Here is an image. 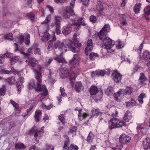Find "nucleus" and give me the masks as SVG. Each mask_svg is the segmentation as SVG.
I'll return each mask as SVG.
<instances>
[{"instance_id":"60","label":"nucleus","mask_w":150,"mask_h":150,"mask_svg":"<svg viewBox=\"0 0 150 150\" xmlns=\"http://www.w3.org/2000/svg\"><path fill=\"white\" fill-rule=\"evenodd\" d=\"M46 150H54V147L51 145H46Z\"/></svg>"},{"instance_id":"6","label":"nucleus","mask_w":150,"mask_h":150,"mask_svg":"<svg viewBox=\"0 0 150 150\" xmlns=\"http://www.w3.org/2000/svg\"><path fill=\"white\" fill-rule=\"evenodd\" d=\"M51 40L48 42V46L47 50L50 51L53 47L54 41H55L56 38L55 35V33H53L52 35H51L48 33H46L42 37L41 40L42 42H46L49 40L50 39Z\"/></svg>"},{"instance_id":"2","label":"nucleus","mask_w":150,"mask_h":150,"mask_svg":"<svg viewBox=\"0 0 150 150\" xmlns=\"http://www.w3.org/2000/svg\"><path fill=\"white\" fill-rule=\"evenodd\" d=\"M77 34H74L73 35L72 40L66 39L65 41V47L68 48L73 52H78L81 47V44L78 42L77 38Z\"/></svg>"},{"instance_id":"59","label":"nucleus","mask_w":150,"mask_h":150,"mask_svg":"<svg viewBox=\"0 0 150 150\" xmlns=\"http://www.w3.org/2000/svg\"><path fill=\"white\" fill-rule=\"evenodd\" d=\"M29 89H32L35 87V85L33 83H28Z\"/></svg>"},{"instance_id":"61","label":"nucleus","mask_w":150,"mask_h":150,"mask_svg":"<svg viewBox=\"0 0 150 150\" xmlns=\"http://www.w3.org/2000/svg\"><path fill=\"white\" fill-rule=\"evenodd\" d=\"M60 91L62 96H64L66 95L64 89L63 88H60Z\"/></svg>"},{"instance_id":"53","label":"nucleus","mask_w":150,"mask_h":150,"mask_svg":"<svg viewBox=\"0 0 150 150\" xmlns=\"http://www.w3.org/2000/svg\"><path fill=\"white\" fill-rule=\"evenodd\" d=\"M74 22H72V24L74 25L75 27V28L76 30H79L80 28V26L81 25L78 22H76L74 23Z\"/></svg>"},{"instance_id":"63","label":"nucleus","mask_w":150,"mask_h":150,"mask_svg":"<svg viewBox=\"0 0 150 150\" xmlns=\"http://www.w3.org/2000/svg\"><path fill=\"white\" fill-rule=\"evenodd\" d=\"M139 68V67L138 65H135L133 69V73H135V72L138 71V70Z\"/></svg>"},{"instance_id":"5","label":"nucleus","mask_w":150,"mask_h":150,"mask_svg":"<svg viewBox=\"0 0 150 150\" xmlns=\"http://www.w3.org/2000/svg\"><path fill=\"white\" fill-rule=\"evenodd\" d=\"M108 129L110 130L126 126V123L123 120H120L117 118L115 117L111 119L108 121Z\"/></svg>"},{"instance_id":"51","label":"nucleus","mask_w":150,"mask_h":150,"mask_svg":"<svg viewBox=\"0 0 150 150\" xmlns=\"http://www.w3.org/2000/svg\"><path fill=\"white\" fill-rule=\"evenodd\" d=\"M49 75L48 76V80L50 81H53L54 79L52 77V73L51 72V70L50 69H49Z\"/></svg>"},{"instance_id":"13","label":"nucleus","mask_w":150,"mask_h":150,"mask_svg":"<svg viewBox=\"0 0 150 150\" xmlns=\"http://www.w3.org/2000/svg\"><path fill=\"white\" fill-rule=\"evenodd\" d=\"M131 139V137L124 134H122L120 137L119 142L124 144L129 143Z\"/></svg>"},{"instance_id":"36","label":"nucleus","mask_w":150,"mask_h":150,"mask_svg":"<svg viewBox=\"0 0 150 150\" xmlns=\"http://www.w3.org/2000/svg\"><path fill=\"white\" fill-rule=\"evenodd\" d=\"M136 103L135 100L133 99L132 98L130 102L126 103V106L127 107H133L136 105Z\"/></svg>"},{"instance_id":"18","label":"nucleus","mask_w":150,"mask_h":150,"mask_svg":"<svg viewBox=\"0 0 150 150\" xmlns=\"http://www.w3.org/2000/svg\"><path fill=\"white\" fill-rule=\"evenodd\" d=\"M132 117V115L131 112L130 111L127 110L124 115L123 121L125 123L126 122H129L131 120Z\"/></svg>"},{"instance_id":"9","label":"nucleus","mask_w":150,"mask_h":150,"mask_svg":"<svg viewBox=\"0 0 150 150\" xmlns=\"http://www.w3.org/2000/svg\"><path fill=\"white\" fill-rule=\"evenodd\" d=\"M122 75H121L117 69L113 71L112 74V77L114 82L116 83L121 82Z\"/></svg>"},{"instance_id":"43","label":"nucleus","mask_w":150,"mask_h":150,"mask_svg":"<svg viewBox=\"0 0 150 150\" xmlns=\"http://www.w3.org/2000/svg\"><path fill=\"white\" fill-rule=\"evenodd\" d=\"M122 147L123 145H118L115 144L113 146H112L111 148L113 150H121L122 148Z\"/></svg>"},{"instance_id":"26","label":"nucleus","mask_w":150,"mask_h":150,"mask_svg":"<svg viewBox=\"0 0 150 150\" xmlns=\"http://www.w3.org/2000/svg\"><path fill=\"white\" fill-rule=\"evenodd\" d=\"M26 16L32 22H33L35 19V14L32 12L26 13Z\"/></svg>"},{"instance_id":"57","label":"nucleus","mask_w":150,"mask_h":150,"mask_svg":"<svg viewBox=\"0 0 150 150\" xmlns=\"http://www.w3.org/2000/svg\"><path fill=\"white\" fill-rule=\"evenodd\" d=\"M122 18L123 20L121 22V24L122 25H125L127 24V22H126V16L122 17Z\"/></svg>"},{"instance_id":"28","label":"nucleus","mask_w":150,"mask_h":150,"mask_svg":"<svg viewBox=\"0 0 150 150\" xmlns=\"http://www.w3.org/2000/svg\"><path fill=\"white\" fill-rule=\"evenodd\" d=\"M88 116L87 114L83 112L82 111L79 112L78 114V117L79 120H82L83 119L85 118Z\"/></svg>"},{"instance_id":"22","label":"nucleus","mask_w":150,"mask_h":150,"mask_svg":"<svg viewBox=\"0 0 150 150\" xmlns=\"http://www.w3.org/2000/svg\"><path fill=\"white\" fill-rule=\"evenodd\" d=\"M143 145L145 150L149 149L150 147V139L149 138H146L143 142Z\"/></svg>"},{"instance_id":"14","label":"nucleus","mask_w":150,"mask_h":150,"mask_svg":"<svg viewBox=\"0 0 150 150\" xmlns=\"http://www.w3.org/2000/svg\"><path fill=\"white\" fill-rule=\"evenodd\" d=\"M93 46L92 40L91 39L88 40L87 41V45L84 50L87 55H88L89 52H90L93 50Z\"/></svg>"},{"instance_id":"1","label":"nucleus","mask_w":150,"mask_h":150,"mask_svg":"<svg viewBox=\"0 0 150 150\" xmlns=\"http://www.w3.org/2000/svg\"><path fill=\"white\" fill-rule=\"evenodd\" d=\"M110 29L109 24H105L98 34L100 39L103 41V44L102 47L105 48L109 53L115 52L112 49L115 44V42L108 37H107L108 33L109 32Z\"/></svg>"},{"instance_id":"47","label":"nucleus","mask_w":150,"mask_h":150,"mask_svg":"<svg viewBox=\"0 0 150 150\" xmlns=\"http://www.w3.org/2000/svg\"><path fill=\"white\" fill-rule=\"evenodd\" d=\"M6 92V88L5 86L0 88V95L1 96H4Z\"/></svg>"},{"instance_id":"19","label":"nucleus","mask_w":150,"mask_h":150,"mask_svg":"<svg viewBox=\"0 0 150 150\" xmlns=\"http://www.w3.org/2000/svg\"><path fill=\"white\" fill-rule=\"evenodd\" d=\"M54 47L55 49H58L62 52H63V49L64 48L63 43L60 42L59 41H56L54 42Z\"/></svg>"},{"instance_id":"10","label":"nucleus","mask_w":150,"mask_h":150,"mask_svg":"<svg viewBox=\"0 0 150 150\" xmlns=\"http://www.w3.org/2000/svg\"><path fill=\"white\" fill-rule=\"evenodd\" d=\"M43 133V132L40 131H37L34 128H33L29 131L28 134L30 135L34 134L35 139L37 143H38L39 142V139L41 137Z\"/></svg>"},{"instance_id":"42","label":"nucleus","mask_w":150,"mask_h":150,"mask_svg":"<svg viewBox=\"0 0 150 150\" xmlns=\"http://www.w3.org/2000/svg\"><path fill=\"white\" fill-rule=\"evenodd\" d=\"M51 15H49L46 17L45 20L41 23V24H44L48 23L51 20Z\"/></svg>"},{"instance_id":"58","label":"nucleus","mask_w":150,"mask_h":150,"mask_svg":"<svg viewBox=\"0 0 150 150\" xmlns=\"http://www.w3.org/2000/svg\"><path fill=\"white\" fill-rule=\"evenodd\" d=\"M34 52L35 54L40 55L41 51L40 49L39 48H36L34 50Z\"/></svg>"},{"instance_id":"40","label":"nucleus","mask_w":150,"mask_h":150,"mask_svg":"<svg viewBox=\"0 0 150 150\" xmlns=\"http://www.w3.org/2000/svg\"><path fill=\"white\" fill-rule=\"evenodd\" d=\"M126 94L130 95L133 91V89L131 87H127L125 89Z\"/></svg>"},{"instance_id":"16","label":"nucleus","mask_w":150,"mask_h":150,"mask_svg":"<svg viewBox=\"0 0 150 150\" xmlns=\"http://www.w3.org/2000/svg\"><path fill=\"white\" fill-rule=\"evenodd\" d=\"M106 70L107 71H105V70H97L95 71L96 74L98 76H103L105 74L109 75L110 73L111 70L108 69Z\"/></svg>"},{"instance_id":"55","label":"nucleus","mask_w":150,"mask_h":150,"mask_svg":"<svg viewBox=\"0 0 150 150\" xmlns=\"http://www.w3.org/2000/svg\"><path fill=\"white\" fill-rule=\"evenodd\" d=\"M18 39V42L21 44L23 42L24 37L23 35H21L19 37Z\"/></svg>"},{"instance_id":"11","label":"nucleus","mask_w":150,"mask_h":150,"mask_svg":"<svg viewBox=\"0 0 150 150\" xmlns=\"http://www.w3.org/2000/svg\"><path fill=\"white\" fill-rule=\"evenodd\" d=\"M62 66V69L63 70L64 74H65L66 76H68L70 77V81L71 82L72 85L74 83V80H75L76 77L75 76L72 77V74L69 71L68 68L66 67H64L63 68V66Z\"/></svg>"},{"instance_id":"24","label":"nucleus","mask_w":150,"mask_h":150,"mask_svg":"<svg viewBox=\"0 0 150 150\" xmlns=\"http://www.w3.org/2000/svg\"><path fill=\"white\" fill-rule=\"evenodd\" d=\"M37 61L35 59L33 58H30L29 59L28 64L32 67H34L37 65Z\"/></svg>"},{"instance_id":"33","label":"nucleus","mask_w":150,"mask_h":150,"mask_svg":"<svg viewBox=\"0 0 150 150\" xmlns=\"http://www.w3.org/2000/svg\"><path fill=\"white\" fill-rule=\"evenodd\" d=\"M123 91V89H120L119 91H118L116 93L114 94V98L117 101L119 102L120 101V99L118 98V97L122 93V92Z\"/></svg>"},{"instance_id":"12","label":"nucleus","mask_w":150,"mask_h":150,"mask_svg":"<svg viewBox=\"0 0 150 150\" xmlns=\"http://www.w3.org/2000/svg\"><path fill=\"white\" fill-rule=\"evenodd\" d=\"M55 20L56 32L57 34H60L61 32L60 28L61 22L62 21V18L60 16H56Z\"/></svg>"},{"instance_id":"48","label":"nucleus","mask_w":150,"mask_h":150,"mask_svg":"<svg viewBox=\"0 0 150 150\" xmlns=\"http://www.w3.org/2000/svg\"><path fill=\"white\" fill-rule=\"evenodd\" d=\"M53 105L52 104L49 105H46L44 104L42 105V107L43 109H46L49 110L53 107Z\"/></svg>"},{"instance_id":"35","label":"nucleus","mask_w":150,"mask_h":150,"mask_svg":"<svg viewBox=\"0 0 150 150\" xmlns=\"http://www.w3.org/2000/svg\"><path fill=\"white\" fill-rule=\"evenodd\" d=\"M141 5L142 4L140 3H137L135 5L134 8V11L136 13H138L139 12Z\"/></svg>"},{"instance_id":"46","label":"nucleus","mask_w":150,"mask_h":150,"mask_svg":"<svg viewBox=\"0 0 150 150\" xmlns=\"http://www.w3.org/2000/svg\"><path fill=\"white\" fill-rule=\"evenodd\" d=\"M30 35L29 34H27L25 37V39L24 42L25 45H28L30 43Z\"/></svg>"},{"instance_id":"20","label":"nucleus","mask_w":150,"mask_h":150,"mask_svg":"<svg viewBox=\"0 0 150 150\" xmlns=\"http://www.w3.org/2000/svg\"><path fill=\"white\" fill-rule=\"evenodd\" d=\"M99 91L97 87L95 86H91L89 89V92L91 95H95Z\"/></svg>"},{"instance_id":"29","label":"nucleus","mask_w":150,"mask_h":150,"mask_svg":"<svg viewBox=\"0 0 150 150\" xmlns=\"http://www.w3.org/2000/svg\"><path fill=\"white\" fill-rule=\"evenodd\" d=\"M146 96L145 93H142L138 97V100L139 103L142 104L144 103L143 98H146Z\"/></svg>"},{"instance_id":"30","label":"nucleus","mask_w":150,"mask_h":150,"mask_svg":"<svg viewBox=\"0 0 150 150\" xmlns=\"http://www.w3.org/2000/svg\"><path fill=\"white\" fill-rule=\"evenodd\" d=\"M82 87V83L81 82H76L75 83V87L76 91L77 92H80Z\"/></svg>"},{"instance_id":"7","label":"nucleus","mask_w":150,"mask_h":150,"mask_svg":"<svg viewBox=\"0 0 150 150\" xmlns=\"http://www.w3.org/2000/svg\"><path fill=\"white\" fill-rule=\"evenodd\" d=\"M63 137L65 138L64 145L62 148V150H78V146L74 144H71L69 146L70 139L67 135H64Z\"/></svg>"},{"instance_id":"56","label":"nucleus","mask_w":150,"mask_h":150,"mask_svg":"<svg viewBox=\"0 0 150 150\" xmlns=\"http://www.w3.org/2000/svg\"><path fill=\"white\" fill-rule=\"evenodd\" d=\"M78 20V22H77L79 23L81 25H86L85 23L83 22V18H82L79 19V17H78V19L76 20Z\"/></svg>"},{"instance_id":"41","label":"nucleus","mask_w":150,"mask_h":150,"mask_svg":"<svg viewBox=\"0 0 150 150\" xmlns=\"http://www.w3.org/2000/svg\"><path fill=\"white\" fill-rule=\"evenodd\" d=\"M6 81L8 82L9 84L13 83L15 81V78L13 76L9 77L6 79Z\"/></svg>"},{"instance_id":"37","label":"nucleus","mask_w":150,"mask_h":150,"mask_svg":"<svg viewBox=\"0 0 150 150\" xmlns=\"http://www.w3.org/2000/svg\"><path fill=\"white\" fill-rule=\"evenodd\" d=\"M77 127L75 126L71 127L70 128L68 132L69 135H70L71 134H76L77 130Z\"/></svg>"},{"instance_id":"39","label":"nucleus","mask_w":150,"mask_h":150,"mask_svg":"<svg viewBox=\"0 0 150 150\" xmlns=\"http://www.w3.org/2000/svg\"><path fill=\"white\" fill-rule=\"evenodd\" d=\"M59 120L61 122L63 125L65 124V116L63 114H61L58 116Z\"/></svg>"},{"instance_id":"27","label":"nucleus","mask_w":150,"mask_h":150,"mask_svg":"<svg viewBox=\"0 0 150 150\" xmlns=\"http://www.w3.org/2000/svg\"><path fill=\"white\" fill-rule=\"evenodd\" d=\"M142 56L144 60L147 62L150 61V52L147 51H145L143 52Z\"/></svg>"},{"instance_id":"62","label":"nucleus","mask_w":150,"mask_h":150,"mask_svg":"<svg viewBox=\"0 0 150 150\" xmlns=\"http://www.w3.org/2000/svg\"><path fill=\"white\" fill-rule=\"evenodd\" d=\"M118 112L117 110L115 109L113 110V112L111 114V115L113 117L116 116L118 114Z\"/></svg>"},{"instance_id":"15","label":"nucleus","mask_w":150,"mask_h":150,"mask_svg":"<svg viewBox=\"0 0 150 150\" xmlns=\"http://www.w3.org/2000/svg\"><path fill=\"white\" fill-rule=\"evenodd\" d=\"M72 24L71 23H68L62 29V32L65 35H67L71 32Z\"/></svg>"},{"instance_id":"25","label":"nucleus","mask_w":150,"mask_h":150,"mask_svg":"<svg viewBox=\"0 0 150 150\" xmlns=\"http://www.w3.org/2000/svg\"><path fill=\"white\" fill-rule=\"evenodd\" d=\"M92 115L91 117H97L98 115H100L102 114L100 111V110L99 109L94 108L92 110Z\"/></svg>"},{"instance_id":"34","label":"nucleus","mask_w":150,"mask_h":150,"mask_svg":"<svg viewBox=\"0 0 150 150\" xmlns=\"http://www.w3.org/2000/svg\"><path fill=\"white\" fill-rule=\"evenodd\" d=\"M114 93L113 89L112 87H109L106 89L105 93L108 96L112 95Z\"/></svg>"},{"instance_id":"32","label":"nucleus","mask_w":150,"mask_h":150,"mask_svg":"<svg viewBox=\"0 0 150 150\" xmlns=\"http://www.w3.org/2000/svg\"><path fill=\"white\" fill-rule=\"evenodd\" d=\"M54 59L57 61L59 63H66L64 58H63L61 55H59L54 58Z\"/></svg>"},{"instance_id":"49","label":"nucleus","mask_w":150,"mask_h":150,"mask_svg":"<svg viewBox=\"0 0 150 150\" xmlns=\"http://www.w3.org/2000/svg\"><path fill=\"white\" fill-rule=\"evenodd\" d=\"M144 11L146 14L149 15L150 14V5L148 6L144 9Z\"/></svg>"},{"instance_id":"3","label":"nucleus","mask_w":150,"mask_h":150,"mask_svg":"<svg viewBox=\"0 0 150 150\" xmlns=\"http://www.w3.org/2000/svg\"><path fill=\"white\" fill-rule=\"evenodd\" d=\"M75 1L76 0H71L70 3V6L66 7L65 12L62 15L63 18H70L73 22H75L78 19V16L75 13L73 10Z\"/></svg>"},{"instance_id":"50","label":"nucleus","mask_w":150,"mask_h":150,"mask_svg":"<svg viewBox=\"0 0 150 150\" xmlns=\"http://www.w3.org/2000/svg\"><path fill=\"white\" fill-rule=\"evenodd\" d=\"M143 47V42L140 45L139 47V48L136 50L135 51H136L138 53L140 54L141 53Z\"/></svg>"},{"instance_id":"31","label":"nucleus","mask_w":150,"mask_h":150,"mask_svg":"<svg viewBox=\"0 0 150 150\" xmlns=\"http://www.w3.org/2000/svg\"><path fill=\"white\" fill-rule=\"evenodd\" d=\"M15 148L16 150L18 149L20 150H24L26 147L23 143H18L15 144Z\"/></svg>"},{"instance_id":"64","label":"nucleus","mask_w":150,"mask_h":150,"mask_svg":"<svg viewBox=\"0 0 150 150\" xmlns=\"http://www.w3.org/2000/svg\"><path fill=\"white\" fill-rule=\"evenodd\" d=\"M46 6L48 8L49 10L52 13H54V9L52 7L49 5H47Z\"/></svg>"},{"instance_id":"8","label":"nucleus","mask_w":150,"mask_h":150,"mask_svg":"<svg viewBox=\"0 0 150 150\" xmlns=\"http://www.w3.org/2000/svg\"><path fill=\"white\" fill-rule=\"evenodd\" d=\"M79 58L78 57V54H75L74 55L72 59L69 61V64L72 66L71 68L72 70L73 74H75V71H78L79 68Z\"/></svg>"},{"instance_id":"23","label":"nucleus","mask_w":150,"mask_h":150,"mask_svg":"<svg viewBox=\"0 0 150 150\" xmlns=\"http://www.w3.org/2000/svg\"><path fill=\"white\" fill-rule=\"evenodd\" d=\"M42 113L39 110H37L35 112V115L34 117L35 122H38L42 116Z\"/></svg>"},{"instance_id":"54","label":"nucleus","mask_w":150,"mask_h":150,"mask_svg":"<svg viewBox=\"0 0 150 150\" xmlns=\"http://www.w3.org/2000/svg\"><path fill=\"white\" fill-rule=\"evenodd\" d=\"M11 72V71L7 70L6 69H2L1 71L0 72L4 74H8Z\"/></svg>"},{"instance_id":"52","label":"nucleus","mask_w":150,"mask_h":150,"mask_svg":"<svg viewBox=\"0 0 150 150\" xmlns=\"http://www.w3.org/2000/svg\"><path fill=\"white\" fill-rule=\"evenodd\" d=\"M123 44L121 41H119L118 42L117 45L116 46V47L118 49L122 48L123 47Z\"/></svg>"},{"instance_id":"38","label":"nucleus","mask_w":150,"mask_h":150,"mask_svg":"<svg viewBox=\"0 0 150 150\" xmlns=\"http://www.w3.org/2000/svg\"><path fill=\"white\" fill-rule=\"evenodd\" d=\"M99 57L98 54L96 53L92 52L90 53L89 55V58L91 60H94L95 59Z\"/></svg>"},{"instance_id":"4","label":"nucleus","mask_w":150,"mask_h":150,"mask_svg":"<svg viewBox=\"0 0 150 150\" xmlns=\"http://www.w3.org/2000/svg\"><path fill=\"white\" fill-rule=\"evenodd\" d=\"M35 78L37 80V87L35 90L36 91H42L41 95L42 96H46L48 94V90L46 87L44 85H41L42 84V73L38 71L36 69H35Z\"/></svg>"},{"instance_id":"45","label":"nucleus","mask_w":150,"mask_h":150,"mask_svg":"<svg viewBox=\"0 0 150 150\" xmlns=\"http://www.w3.org/2000/svg\"><path fill=\"white\" fill-rule=\"evenodd\" d=\"M89 20L91 22L93 23H95L97 21V18L95 16L92 15L90 16Z\"/></svg>"},{"instance_id":"44","label":"nucleus","mask_w":150,"mask_h":150,"mask_svg":"<svg viewBox=\"0 0 150 150\" xmlns=\"http://www.w3.org/2000/svg\"><path fill=\"white\" fill-rule=\"evenodd\" d=\"M4 38L10 40H13V37L12 34L11 33H8L4 36Z\"/></svg>"},{"instance_id":"17","label":"nucleus","mask_w":150,"mask_h":150,"mask_svg":"<svg viewBox=\"0 0 150 150\" xmlns=\"http://www.w3.org/2000/svg\"><path fill=\"white\" fill-rule=\"evenodd\" d=\"M140 76L139 79V84L142 86H145L147 84V79L144 73H140Z\"/></svg>"},{"instance_id":"21","label":"nucleus","mask_w":150,"mask_h":150,"mask_svg":"<svg viewBox=\"0 0 150 150\" xmlns=\"http://www.w3.org/2000/svg\"><path fill=\"white\" fill-rule=\"evenodd\" d=\"M95 137L94 134L92 132L90 131L86 138V140L88 143H91L93 142Z\"/></svg>"}]
</instances>
